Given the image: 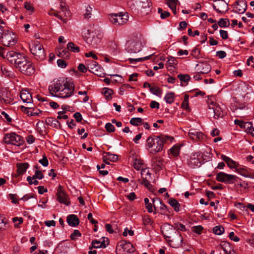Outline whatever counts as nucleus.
Instances as JSON below:
<instances>
[{
  "label": "nucleus",
  "mask_w": 254,
  "mask_h": 254,
  "mask_svg": "<svg viewBox=\"0 0 254 254\" xmlns=\"http://www.w3.org/2000/svg\"><path fill=\"white\" fill-rule=\"evenodd\" d=\"M247 4L245 0H239L234 7L235 12L241 14L243 13L246 10Z\"/></svg>",
  "instance_id": "19"
},
{
  "label": "nucleus",
  "mask_w": 254,
  "mask_h": 254,
  "mask_svg": "<svg viewBox=\"0 0 254 254\" xmlns=\"http://www.w3.org/2000/svg\"><path fill=\"white\" fill-rule=\"evenodd\" d=\"M58 56L62 58H68L69 57V53L65 49H61L58 53Z\"/></svg>",
  "instance_id": "44"
},
{
  "label": "nucleus",
  "mask_w": 254,
  "mask_h": 254,
  "mask_svg": "<svg viewBox=\"0 0 254 254\" xmlns=\"http://www.w3.org/2000/svg\"><path fill=\"white\" fill-rule=\"evenodd\" d=\"M0 116L2 119H5L8 122H10L12 120L9 115L4 111H0Z\"/></svg>",
  "instance_id": "51"
},
{
  "label": "nucleus",
  "mask_w": 254,
  "mask_h": 254,
  "mask_svg": "<svg viewBox=\"0 0 254 254\" xmlns=\"http://www.w3.org/2000/svg\"><path fill=\"white\" fill-rule=\"evenodd\" d=\"M20 98L23 102L32 103L33 101L31 94L26 89L22 90L20 92Z\"/></svg>",
  "instance_id": "20"
},
{
  "label": "nucleus",
  "mask_w": 254,
  "mask_h": 254,
  "mask_svg": "<svg viewBox=\"0 0 254 254\" xmlns=\"http://www.w3.org/2000/svg\"><path fill=\"white\" fill-rule=\"evenodd\" d=\"M172 140L173 137L168 135L150 136L146 140V148L150 153L155 154L163 150L164 143Z\"/></svg>",
  "instance_id": "3"
},
{
  "label": "nucleus",
  "mask_w": 254,
  "mask_h": 254,
  "mask_svg": "<svg viewBox=\"0 0 254 254\" xmlns=\"http://www.w3.org/2000/svg\"><path fill=\"white\" fill-rule=\"evenodd\" d=\"M196 66L198 68V70L202 74H206L208 73L211 69V65L206 63H199L197 64Z\"/></svg>",
  "instance_id": "21"
},
{
  "label": "nucleus",
  "mask_w": 254,
  "mask_h": 254,
  "mask_svg": "<svg viewBox=\"0 0 254 254\" xmlns=\"http://www.w3.org/2000/svg\"><path fill=\"white\" fill-rule=\"evenodd\" d=\"M164 100L167 103H173L175 100L174 93L172 92L167 93L164 97Z\"/></svg>",
  "instance_id": "31"
},
{
  "label": "nucleus",
  "mask_w": 254,
  "mask_h": 254,
  "mask_svg": "<svg viewBox=\"0 0 254 254\" xmlns=\"http://www.w3.org/2000/svg\"><path fill=\"white\" fill-rule=\"evenodd\" d=\"M3 142L7 144L20 146L23 143L21 136L14 132L6 133L3 138Z\"/></svg>",
  "instance_id": "10"
},
{
  "label": "nucleus",
  "mask_w": 254,
  "mask_h": 254,
  "mask_svg": "<svg viewBox=\"0 0 254 254\" xmlns=\"http://www.w3.org/2000/svg\"><path fill=\"white\" fill-rule=\"evenodd\" d=\"M58 119H64L66 120L68 118V116L66 115H64V111H63L58 112V116L57 117Z\"/></svg>",
  "instance_id": "60"
},
{
  "label": "nucleus",
  "mask_w": 254,
  "mask_h": 254,
  "mask_svg": "<svg viewBox=\"0 0 254 254\" xmlns=\"http://www.w3.org/2000/svg\"><path fill=\"white\" fill-rule=\"evenodd\" d=\"M142 42L140 38H135L128 40L126 44V47L128 52L137 53L142 48Z\"/></svg>",
  "instance_id": "7"
},
{
  "label": "nucleus",
  "mask_w": 254,
  "mask_h": 254,
  "mask_svg": "<svg viewBox=\"0 0 254 254\" xmlns=\"http://www.w3.org/2000/svg\"><path fill=\"white\" fill-rule=\"evenodd\" d=\"M82 33L86 43L93 48L97 47L103 37L102 33L94 26L84 29Z\"/></svg>",
  "instance_id": "4"
},
{
  "label": "nucleus",
  "mask_w": 254,
  "mask_h": 254,
  "mask_svg": "<svg viewBox=\"0 0 254 254\" xmlns=\"http://www.w3.org/2000/svg\"><path fill=\"white\" fill-rule=\"evenodd\" d=\"M49 91L52 96L66 99L73 95L74 85L67 78H61L54 80L49 86Z\"/></svg>",
  "instance_id": "1"
},
{
  "label": "nucleus",
  "mask_w": 254,
  "mask_h": 254,
  "mask_svg": "<svg viewBox=\"0 0 254 254\" xmlns=\"http://www.w3.org/2000/svg\"><path fill=\"white\" fill-rule=\"evenodd\" d=\"M203 162L202 155L200 152L192 153L188 159V165L191 168L199 167Z\"/></svg>",
  "instance_id": "11"
},
{
  "label": "nucleus",
  "mask_w": 254,
  "mask_h": 254,
  "mask_svg": "<svg viewBox=\"0 0 254 254\" xmlns=\"http://www.w3.org/2000/svg\"><path fill=\"white\" fill-rule=\"evenodd\" d=\"M61 11L60 12L51 9L48 12V14L51 15H54L61 20L65 22V20L63 18V17H67L69 15V12L67 10L66 7L62 3L61 4Z\"/></svg>",
  "instance_id": "14"
},
{
  "label": "nucleus",
  "mask_w": 254,
  "mask_h": 254,
  "mask_svg": "<svg viewBox=\"0 0 254 254\" xmlns=\"http://www.w3.org/2000/svg\"><path fill=\"white\" fill-rule=\"evenodd\" d=\"M34 178L38 179H42L44 178V175L42 172L38 170L37 168L35 170V175L33 176V179H34Z\"/></svg>",
  "instance_id": "52"
},
{
  "label": "nucleus",
  "mask_w": 254,
  "mask_h": 254,
  "mask_svg": "<svg viewBox=\"0 0 254 254\" xmlns=\"http://www.w3.org/2000/svg\"><path fill=\"white\" fill-rule=\"evenodd\" d=\"M81 236V234L77 230H75L71 234L70 238L72 240H74L76 237H79Z\"/></svg>",
  "instance_id": "58"
},
{
  "label": "nucleus",
  "mask_w": 254,
  "mask_h": 254,
  "mask_svg": "<svg viewBox=\"0 0 254 254\" xmlns=\"http://www.w3.org/2000/svg\"><path fill=\"white\" fill-rule=\"evenodd\" d=\"M188 135L190 138L194 141L202 142L206 139L205 135L202 132L194 128L190 129Z\"/></svg>",
  "instance_id": "15"
},
{
  "label": "nucleus",
  "mask_w": 254,
  "mask_h": 254,
  "mask_svg": "<svg viewBox=\"0 0 254 254\" xmlns=\"http://www.w3.org/2000/svg\"><path fill=\"white\" fill-rule=\"evenodd\" d=\"M1 39L3 45L5 46H12L17 42L16 36L12 32L9 31L2 34Z\"/></svg>",
  "instance_id": "13"
},
{
  "label": "nucleus",
  "mask_w": 254,
  "mask_h": 254,
  "mask_svg": "<svg viewBox=\"0 0 254 254\" xmlns=\"http://www.w3.org/2000/svg\"><path fill=\"white\" fill-rule=\"evenodd\" d=\"M58 200L60 203H63L67 206L69 205L70 202L68 200V195L63 190L61 187L58 190Z\"/></svg>",
  "instance_id": "18"
},
{
  "label": "nucleus",
  "mask_w": 254,
  "mask_h": 254,
  "mask_svg": "<svg viewBox=\"0 0 254 254\" xmlns=\"http://www.w3.org/2000/svg\"><path fill=\"white\" fill-rule=\"evenodd\" d=\"M149 178H142V182L141 184L143 185L145 187L150 189V187L151 185L149 182L148 180Z\"/></svg>",
  "instance_id": "61"
},
{
  "label": "nucleus",
  "mask_w": 254,
  "mask_h": 254,
  "mask_svg": "<svg viewBox=\"0 0 254 254\" xmlns=\"http://www.w3.org/2000/svg\"><path fill=\"white\" fill-rule=\"evenodd\" d=\"M0 101L5 104H11L13 98L11 92L7 89H2L0 91Z\"/></svg>",
  "instance_id": "16"
},
{
  "label": "nucleus",
  "mask_w": 254,
  "mask_h": 254,
  "mask_svg": "<svg viewBox=\"0 0 254 254\" xmlns=\"http://www.w3.org/2000/svg\"><path fill=\"white\" fill-rule=\"evenodd\" d=\"M208 114L213 115L215 119L222 118L224 115L222 108L217 103L213 101L208 102Z\"/></svg>",
  "instance_id": "9"
},
{
  "label": "nucleus",
  "mask_w": 254,
  "mask_h": 254,
  "mask_svg": "<svg viewBox=\"0 0 254 254\" xmlns=\"http://www.w3.org/2000/svg\"><path fill=\"white\" fill-rule=\"evenodd\" d=\"M152 202L153 203V207L155 210H156V205H157L158 203H159L160 205V209L164 210L167 208V206L164 203H163L161 200L158 198H153Z\"/></svg>",
  "instance_id": "32"
},
{
  "label": "nucleus",
  "mask_w": 254,
  "mask_h": 254,
  "mask_svg": "<svg viewBox=\"0 0 254 254\" xmlns=\"http://www.w3.org/2000/svg\"><path fill=\"white\" fill-rule=\"evenodd\" d=\"M143 165V161L140 157L133 156L132 158V165L133 167L136 170L142 169Z\"/></svg>",
  "instance_id": "23"
},
{
  "label": "nucleus",
  "mask_w": 254,
  "mask_h": 254,
  "mask_svg": "<svg viewBox=\"0 0 254 254\" xmlns=\"http://www.w3.org/2000/svg\"><path fill=\"white\" fill-rule=\"evenodd\" d=\"M8 227V225L6 219L2 215H0V231L5 230Z\"/></svg>",
  "instance_id": "30"
},
{
  "label": "nucleus",
  "mask_w": 254,
  "mask_h": 254,
  "mask_svg": "<svg viewBox=\"0 0 254 254\" xmlns=\"http://www.w3.org/2000/svg\"><path fill=\"white\" fill-rule=\"evenodd\" d=\"M104 158L106 159L109 160V161L115 162L118 159V155L114 154H112L110 152L105 153V155H104Z\"/></svg>",
  "instance_id": "37"
},
{
  "label": "nucleus",
  "mask_w": 254,
  "mask_h": 254,
  "mask_svg": "<svg viewBox=\"0 0 254 254\" xmlns=\"http://www.w3.org/2000/svg\"><path fill=\"white\" fill-rule=\"evenodd\" d=\"M110 22L116 25L126 24L128 19V15L127 13H112L109 15Z\"/></svg>",
  "instance_id": "8"
},
{
  "label": "nucleus",
  "mask_w": 254,
  "mask_h": 254,
  "mask_svg": "<svg viewBox=\"0 0 254 254\" xmlns=\"http://www.w3.org/2000/svg\"><path fill=\"white\" fill-rule=\"evenodd\" d=\"M168 230H171V232H173V231L174 230V229H173V226L169 224H166L162 227V232L164 236L167 238H170V236L168 235L170 234V233L167 232V231H168Z\"/></svg>",
  "instance_id": "28"
},
{
  "label": "nucleus",
  "mask_w": 254,
  "mask_h": 254,
  "mask_svg": "<svg viewBox=\"0 0 254 254\" xmlns=\"http://www.w3.org/2000/svg\"><path fill=\"white\" fill-rule=\"evenodd\" d=\"M142 119L140 118H133L130 121V123L134 126H137L142 122Z\"/></svg>",
  "instance_id": "48"
},
{
  "label": "nucleus",
  "mask_w": 254,
  "mask_h": 254,
  "mask_svg": "<svg viewBox=\"0 0 254 254\" xmlns=\"http://www.w3.org/2000/svg\"><path fill=\"white\" fill-rule=\"evenodd\" d=\"M23 108V110L22 111L28 114V115H30V116H34V115H38V113L37 112H33L30 110L31 108H27V107H22Z\"/></svg>",
  "instance_id": "54"
},
{
  "label": "nucleus",
  "mask_w": 254,
  "mask_h": 254,
  "mask_svg": "<svg viewBox=\"0 0 254 254\" xmlns=\"http://www.w3.org/2000/svg\"><path fill=\"white\" fill-rule=\"evenodd\" d=\"M229 236L230 239L234 242H238L240 240L239 237L236 236L233 232H230Z\"/></svg>",
  "instance_id": "64"
},
{
  "label": "nucleus",
  "mask_w": 254,
  "mask_h": 254,
  "mask_svg": "<svg viewBox=\"0 0 254 254\" xmlns=\"http://www.w3.org/2000/svg\"><path fill=\"white\" fill-rule=\"evenodd\" d=\"M127 4L131 9L139 10L144 15L151 10L148 0H128Z\"/></svg>",
  "instance_id": "5"
},
{
  "label": "nucleus",
  "mask_w": 254,
  "mask_h": 254,
  "mask_svg": "<svg viewBox=\"0 0 254 254\" xmlns=\"http://www.w3.org/2000/svg\"><path fill=\"white\" fill-rule=\"evenodd\" d=\"M230 24L229 21L227 19L220 18L218 21V25L220 27H227Z\"/></svg>",
  "instance_id": "45"
},
{
  "label": "nucleus",
  "mask_w": 254,
  "mask_h": 254,
  "mask_svg": "<svg viewBox=\"0 0 254 254\" xmlns=\"http://www.w3.org/2000/svg\"><path fill=\"white\" fill-rule=\"evenodd\" d=\"M120 246L125 252L131 253L134 251V248L132 244L129 242H123L121 244Z\"/></svg>",
  "instance_id": "26"
},
{
  "label": "nucleus",
  "mask_w": 254,
  "mask_h": 254,
  "mask_svg": "<svg viewBox=\"0 0 254 254\" xmlns=\"http://www.w3.org/2000/svg\"><path fill=\"white\" fill-rule=\"evenodd\" d=\"M178 78L181 82H187L190 79V77L188 74H179Z\"/></svg>",
  "instance_id": "47"
},
{
  "label": "nucleus",
  "mask_w": 254,
  "mask_h": 254,
  "mask_svg": "<svg viewBox=\"0 0 254 254\" xmlns=\"http://www.w3.org/2000/svg\"><path fill=\"white\" fill-rule=\"evenodd\" d=\"M203 230V227L200 225L194 226L193 228V231L198 234H200Z\"/></svg>",
  "instance_id": "59"
},
{
  "label": "nucleus",
  "mask_w": 254,
  "mask_h": 254,
  "mask_svg": "<svg viewBox=\"0 0 254 254\" xmlns=\"http://www.w3.org/2000/svg\"><path fill=\"white\" fill-rule=\"evenodd\" d=\"M37 178H34V179H33V177L28 176L27 178V180L29 184L30 185L34 184L35 185H37L39 184V182L36 180Z\"/></svg>",
  "instance_id": "56"
},
{
  "label": "nucleus",
  "mask_w": 254,
  "mask_h": 254,
  "mask_svg": "<svg viewBox=\"0 0 254 254\" xmlns=\"http://www.w3.org/2000/svg\"><path fill=\"white\" fill-rule=\"evenodd\" d=\"M89 65H90V67L93 70L95 69L96 68H99L100 72L102 71V68L100 67L99 66L98 63L96 62H94V61L91 62V63Z\"/></svg>",
  "instance_id": "55"
},
{
  "label": "nucleus",
  "mask_w": 254,
  "mask_h": 254,
  "mask_svg": "<svg viewBox=\"0 0 254 254\" xmlns=\"http://www.w3.org/2000/svg\"><path fill=\"white\" fill-rule=\"evenodd\" d=\"M168 6L173 10L174 14L176 13V6L179 3L178 0H166Z\"/></svg>",
  "instance_id": "29"
},
{
  "label": "nucleus",
  "mask_w": 254,
  "mask_h": 254,
  "mask_svg": "<svg viewBox=\"0 0 254 254\" xmlns=\"http://www.w3.org/2000/svg\"><path fill=\"white\" fill-rule=\"evenodd\" d=\"M243 128L248 133L253 134L254 132V128L251 122H245Z\"/></svg>",
  "instance_id": "33"
},
{
  "label": "nucleus",
  "mask_w": 254,
  "mask_h": 254,
  "mask_svg": "<svg viewBox=\"0 0 254 254\" xmlns=\"http://www.w3.org/2000/svg\"><path fill=\"white\" fill-rule=\"evenodd\" d=\"M68 224L72 227H75L79 224V219L75 215H70L67 217Z\"/></svg>",
  "instance_id": "24"
},
{
  "label": "nucleus",
  "mask_w": 254,
  "mask_h": 254,
  "mask_svg": "<svg viewBox=\"0 0 254 254\" xmlns=\"http://www.w3.org/2000/svg\"><path fill=\"white\" fill-rule=\"evenodd\" d=\"M92 9L93 7L90 5H89L86 7L85 12L84 13V17L85 18L89 19L91 17Z\"/></svg>",
  "instance_id": "46"
},
{
  "label": "nucleus",
  "mask_w": 254,
  "mask_h": 254,
  "mask_svg": "<svg viewBox=\"0 0 254 254\" xmlns=\"http://www.w3.org/2000/svg\"><path fill=\"white\" fill-rule=\"evenodd\" d=\"M221 247L225 254H234L235 252L231 247L230 244L226 242H222Z\"/></svg>",
  "instance_id": "25"
},
{
  "label": "nucleus",
  "mask_w": 254,
  "mask_h": 254,
  "mask_svg": "<svg viewBox=\"0 0 254 254\" xmlns=\"http://www.w3.org/2000/svg\"><path fill=\"white\" fill-rule=\"evenodd\" d=\"M102 93L107 100H110L112 98L113 91L111 89L104 88L103 89Z\"/></svg>",
  "instance_id": "35"
},
{
  "label": "nucleus",
  "mask_w": 254,
  "mask_h": 254,
  "mask_svg": "<svg viewBox=\"0 0 254 254\" xmlns=\"http://www.w3.org/2000/svg\"><path fill=\"white\" fill-rule=\"evenodd\" d=\"M189 96L188 94H185L184 96V99L182 104V107L184 109L189 110Z\"/></svg>",
  "instance_id": "40"
},
{
  "label": "nucleus",
  "mask_w": 254,
  "mask_h": 254,
  "mask_svg": "<svg viewBox=\"0 0 254 254\" xmlns=\"http://www.w3.org/2000/svg\"><path fill=\"white\" fill-rule=\"evenodd\" d=\"M30 50L34 58L39 61L45 59L46 54L43 45L38 41H35L30 44Z\"/></svg>",
  "instance_id": "6"
},
{
  "label": "nucleus",
  "mask_w": 254,
  "mask_h": 254,
  "mask_svg": "<svg viewBox=\"0 0 254 254\" xmlns=\"http://www.w3.org/2000/svg\"><path fill=\"white\" fill-rule=\"evenodd\" d=\"M150 56H147V57H143V58H137V59L130 58L128 59V60L131 64H136V63L137 62H142L145 60H148L149 59Z\"/></svg>",
  "instance_id": "43"
},
{
  "label": "nucleus",
  "mask_w": 254,
  "mask_h": 254,
  "mask_svg": "<svg viewBox=\"0 0 254 254\" xmlns=\"http://www.w3.org/2000/svg\"><path fill=\"white\" fill-rule=\"evenodd\" d=\"M24 7L27 10L31 13L34 11V7L32 4L29 2H25L24 3Z\"/></svg>",
  "instance_id": "53"
},
{
  "label": "nucleus",
  "mask_w": 254,
  "mask_h": 254,
  "mask_svg": "<svg viewBox=\"0 0 254 254\" xmlns=\"http://www.w3.org/2000/svg\"><path fill=\"white\" fill-rule=\"evenodd\" d=\"M57 64L61 68H65L67 65L65 62L62 59L58 60L57 61Z\"/></svg>",
  "instance_id": "62"
},
{
  "label": "nucleus",
  "mask_w": 254,
  "mask_h": 254,
  "mask_svg": "<svg viewBox=\"0 0 254 254\" xmlns=\"http://www.w3.org/2000/svg\"><path fill=\"white\" fill-rule=\"evenodd\" d=\"M213 7L218 13H223L228 10V5L223 0L215 1L213 4Z\"/></svg>",
  "instance_id": "17"
},
{
  "label": "nucleus",
  "mask_w": 254,
  "mask_h": 254,
  "mask_svg": "<svg viewBox=\"0 0 254 254\" xmlns=\"http://www.w3.org/2000/svg\"><path fill=\"white\" fill-rule=\"evenodd\" d=\"M150 92L154 95L161 98L162 94V90L157 86H153L150 87Z\"/></svg>",
  "instance_id": "36"
},
{
  "label": "nucleus",
  "mask_w": 254,
  "mask_h": 254,
  "mask_svg": "<svg viewBox=\"0 0 254 254\" xmlns=\"http://www.w3.org/2000/svg\"><path fill=\"white\" fill-rule=\"evenodd\" d=\"M105 128L108 132H112L115 131L114 126L110 123H107L105 125Z\"/></svg>",
  "instance_id": "57"
},
{
  "label": "nucleus",
  "mask_w": 254,
  "mask_h": 254,
  "mask_svg": "<svg viewBox=\"0 0 254 254\" xmlns=\"http://www.w3.org/2000/svg\"><path fill=\"white\" fill-rule=\"evenodd\" d=\"M39 163L43 166L46 167L48 165L49 162L47 158L45 156H43V158L39 161Z\"/></svg>",
  "instance_id": "63"
},
{
  "label": "nucleus",
  "mask_w": 254,
  "mask_h": 254,
  "mask_svg": "<svg viewBox=\"0 0 254 254\" xmlns=\"http://www.w3.org/2000/svg\"><path fill=\"white\" fill-rule=\"evenodd\" d=\"M67 49L68 50L74 53H77L80 51L79 48L78 46H75L72 42H69L67 44Z\"/></svg>",
  "instance_id": "38"
},
{
  "label": "nucleus",
  "mask_w": 254,
  "mask_h": 254,
  "mask_svg": "<svg viewBox=\"0 0 254 254\" xmlns=\"http://www.w3.org/2000/svg\"><path fill=\"white\" fill-rule=\"evenodd\" d=\"M141 178H150L151 174L148 169H142L141 172Z\"/></svg>",
  "instance_id": "49"
},
{
  "label": "nucleus",
  "mask_w": 254,
  "mask_h": 254,
  "mask_svg": "<svg viewBox=\"0 0 254 254\" xmlns=\"http://www.w3.org/2000/svg\"><path fill=\"white\" fill-rule=\"evenodd\" d=\"M213 232L216 235H221L224 232V228L221 226H216L213 228Z\"/></svg>",
  "instance_id": "42"
},
{
  "label": "nucleus",
  "mask_w": 254,
  "mask_h": 254,
  "mask_svg": "<svg viewBox=\"0 0 254 254\" xmlns=\"http://www.w3.org/2000/svg\"><path fill=\"white\" fill-rule=\"evenodd\" d=\"M180 146L179 145H174L170 149V151L172 155L175 157L178 156L179 154Z\"/></svg>",
  "instance_id": "39"
},
{
  "label": "nucleus",
  "mask_w": 254,
  "mask_h": 254,
  "mask_svg": "<svg viewBox=\"0 0 254 254\" xmlns=\"http://www.w3.org/2000/svg\"><path fill=\"white\" fill-rule=\"evenodd\" d=\"M168 59L167 63V66L168 65L171 67H174L177 64L178 62L175 58L173 57H169Z\"/></svg>",
  "instance_id": "41"
},
{
  "label": "nucleus",
  "mask_w": 254,
  "mask_h": 254,
  "mask_svg": "<svg viewBox=\"0 0 254 254\" xmlns=\"http://www.w3.org/2000/svg\"><path fill=\"white\" fill-rule=\"evenodd\" d=\"M169 204L172 206L176 211L180 210V204L178 201L175 199H170L169 201Z\"/></svg>",
  "instance_id": "34"
},
{
  "label": "nucleus",
  "mask_w": 254,
  "mask_h": 254,
  "mask_svg": "<svg viewBox=\"0 0 254 254\" xmlns=\"http://www.w3.org/2000/svg\"><path fill=\"white\" fill-rule=\"evenodd\" d=\"M237 178L235 175L228 174L223 172L217 173L216 176V179L218 182L229 184L234 183Z\"/></svg>",
  "instance_id": "12"
},
{
  "label": "nucleus",
  "mask_w": 254,
  "mask_h": 254,
  "mask_svg": "<svg viewBox=\"0 0 254 254\" xmlns=\"http://www.w3.org/2000/svg\"><path fill=\"white\" fill-rule=\"evenodd\" d=\"M29 164L27 163H19L17 165V174L20 175L24 174L27 169L29 167Z\"/></svg>",
  "instance_id": "27"
},
{
  "label": "nucleus",
  "mask_w": 254,
  "mask_h": 254,
  "mask_svg": "<svg viewBox=\"0 0 254 254\" xmlns=\"http://www.w3.org/2000/svg\"><path fill=\"white\" fill-rule=\"evenodd\" d=\"M221 159L225 161L227 163V166L231 169L235 168L236 169L238 167L237 164L235 161L225 155L222 154L221 155Z\"/></svg>",
  "instance_id": "22"
},
{
  "label": "nucleus",
  "mask_w": 254,
  "mask_h": 254,
  "mask_svg": "<svg viewBox=\"0 0 254 254\" xmlns=\"http://www.w3.org/2000/svg\"><path fill=\"white\" fill-rule=\"evenodd\" d=\"M6 57L7 60L12 64H14L15 67L23 74L31 75L34 73V65L21 54L11 51L6 53Z\"/></svg>",
  "instance_id": "2"
},
{
  "label": "nucleus",
  "mask_w": 254,
  "mask_h": 254,
  "mask_svg": "<svg viewBox=\"0 0 254 254\" xmlns=\"http://www.w3.org/2000/svg\"><path fill=\"white\" fill-rule=\"evenodd\" d=\"M12 221L14 223V227H18V225L23 223V219L21 217H14L12 218Z\"/></svg>",
  "instance_id": "50"
}]
</instances>
